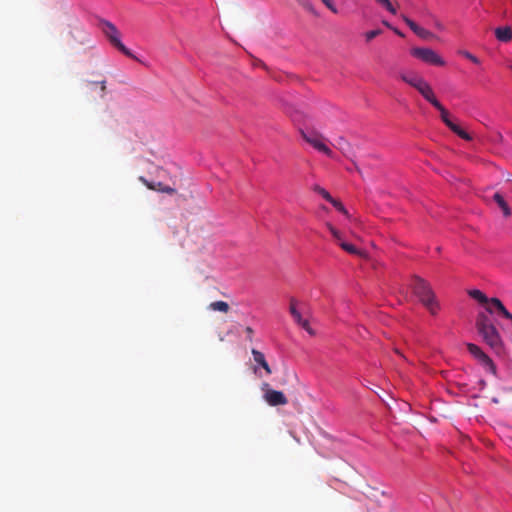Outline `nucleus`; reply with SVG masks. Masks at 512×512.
Returning <instances> with one entry per match:
<instances>
[{"label": "nucleus", "mask_w": 512, "mask_h": 512, "mask_svg": "<svg viewBox=\"0 0 512 512\" xmlns=\"http://www.w3.org/2000/svg\"><path fill=\"white\" fill-rule=\"evenodd\" d=\"M492 401H493L494 403H498V402H499L497 398H493V399H492Z\"/></svg>", "instance_id": "49530a36"}, {"label": "nucleus", "mask_w": 512, "mask_h": 512, "mask_svg": "<svg viewBox=\"0 0 512 512\" xmlns=\"http://www.w3.org/2000/svg\"><path fill=\"white\" fill-rule=\"evenodd\" d=\"M339 246L344 250L346 251L347 253L349 254H352V255H357L361 258H366L367 257V253L363 250H360L358 248H356L354 245L350 244V243H347V242H339Z\"/></svg>", "instance_id": "dca6fc26"}, {"label": "nucleus", "mask_w": 512, "mask_h": 512, "mask_svg": "<svg viewBox=\"0 0 512 512\" xmlns=\"http://www.w3.org/2000/svg\"><path fill=\"white\" fill-rule=\"evenodd\" d=\"M412 289L427 310L436 315L440 306L430 284L420 277H414Z\"/></svg>", "instance_id": "f257e3e1"}, {"label": "nucleus", "mask_w": 512, "mask_h": 512, "mask_svg": "<svg viewBox=\"0 0 512 512\" xmlns=\"http://www.w3.org/2000/svg\"><path fill=\"white\" fill-rule=\"evenodd\" d=\"M404 22L409 26V28L416 34L417 31L421 28L417 23L406 16H402Z\"/></svg>", "instance_id": "c85d7f7f"}, {"label": "nucleus", "mask_w": 512, "mask_h": 512, "mask_svg": "<svg viewBox=\"0 0 512 512\" xmlns=\"http://www.w3.org/2000/svg\"><path fill=\"white\" fill-rule=\"evenodd\" d=\"M493 199L498 204L500 209L502 210L503 215L505 217H509L511 215V209L508 206L507 202L504 200L503 196L500 193L496 192L493 195Z\"/></svg>", "instance_id": "a211bd4d"}, {"label": "nucleus", "mask_w": 512, "mask_h": 512, "mask_svg": "<svg viewBox=\"0 0 512 512\" xmlns=\"http://www.w3.org/2000/svg\"><path fill=\"white\" fill-rule=\"evenodd\" d=\"M382 33L380 29L371 30L365 33L366 41L369 42Z\"/></svg>", "instance_id": "2f4dec72"}, {"label": "nucleus", "mask_w": 512, "mask_h": 512, "mask_svg": "<svg viewBox=\"0 0 512 512\" xmlns=\"http://www.w3.org/2000/svg\"><path fill=\"white\" fill-rule=\"evenodd\" d=\"M269 385L265 383L263 390L265 391L264 399L270 406H280L287 404L288 400L283 392L269 389Z\"/></svg>", "instance_id": "0eeeda50"}, {"label": "nucleus", "mask_w": 512, "mask_h": 512, "mask_svg": "<svg viewBox=\"0 0 512 512\" xmlns=\"http://www.w3.org/2000/svg\"><path fill=\"white\" fill-rule=\"evenodd\" d=\"M322 154H325L327 157L333 158L332 150L322 142Z\"/></svg>", "instance_id": "e433bc0d"}, {"label": "nucleus", "mask_w": 512, "mask_h": 512, "mask_svg": "<svg viewBox=\"0 0 512 512\" xmlns=\"http://www.w3.org/2000/svg\"><path fill=\"white\" fill-rule=\"evenodd\" d=\"M376 2H378V0H376Z\"/></svg>", "instance_id": "8fccbe9b"}, {"label": "nucleus", "mask_w": 512, "mask_h": 512, "mask_svg": "<svg viewBox=\"0 0 512 512\" xmlns=\"http://www.w3.org/2000/svg\"><path fill=\"white\" fill-rule=\"evenodd\" d=\"M486 311L490 314L494 312L496 309L504 318L510 320L512 322V313H510L501 300L499 298L493 297L488 300V303L485 304Z\"/></svg>", "instance_id": "6e6552de"}, {"label": "nucleus", "mask_w": 512, "mask_h": 512, "mask_svg": "<svg viewBox=\"0 0 512 512\" xmlns=\"http://www.w3.org/2000/svg\"><path fill=\"white\" fill-rule=\"evenodd\" d=\"M404 22L409 26V28L416 34L417 31L421 28L417 23L406 16H402Z\"/></svg>", "instance_id": "c756f323"}, {"label": "nucleus", "mask_w": 512, "mask_h": 512, "mask_svg": "<svg viewBox=\"0 0 512 512\" xmlns=\"http://www.w3.org/2000/svg\"><path fill=\"white\" fill-rule=\"evenodd\" d=\"M468 295L480 304L485 305L488 303L489 298L480 290L472 289L468 291Z\"/></svg>", "instance_id": "aec40b11"}, {"label": "nucleus", "mask_w": 512, "mask_h": 512, "mask_svg": "<svg viewBox=\"0 0 512 512\" xmlns=\"http://www.w3.org/2000/svg\"><path fill=\"white\" fill-rule=\"evenodd\" d=\"M298 301L295 298L290 299L289 312L294 321L299 325L304 320L301 311L298 309Z\"/></svg>", "instance_id": "4468645a"}, {"label": "nucleus", "mask_w": 512, "mask_h": 512, "mask_svg": "<svg viewBox=\"0 0 512 512\" xmlns=\"http://www.w3.org/2000/svg\"><path fill=\"white\" fill-rule=\"evenodd\" d=\"M298 301L295 298L290 299L289 312L294 321L299 325L304 320L301 311L298 309Z\"/></svg>", "instance_id": "f8f14e48"}, {"label": "nucleus", "mask_w": 512, "mask_h": 512, "mask_svg": "<svg viewBox=\"0 0 512 512\" xmlns=\"http://www.w3.org/2000/svg\"><path fill=\"white\" fill-rule=\"evenodd\" d=\"M99 27L103 34L106 36L110 44L122 52L129 58L138 60L137 57L128 49L121 41V33L117 27L110 21L101 19L99 21Z\"/></svg>", "instance_id": "7ed1b4c3"}, {"label": "nucleus", "mask_w": 512, "mask_h": 512, "mask_svg": "<svg viewBox=\"0 0 512 512\" xmlns=\"http://www.w3.org/2000/svg\"><path fill=\"white\" fill-rule=\"evenodd\" d=\"M495 36L501 42H508L512 39V29L508 26L498 27L495 30Z\"/></svg>", "instance_id": "2eb2a0df"}, {"label": "nucleus", "mask_w": 512, "mask_h": 512, "mask_svg": "<svg viewBox=\"0 0 512 512\" xmlns=\"http://www.w3.org/2000/svg\"><path fill=\"white\" fill-rule=\"evenodd\" d=\"M245 332L247 334V340L252 342L253 341L254 330L250 326H247L246 329H245Z\"/></svg>", "instance_id": "4c0bfd02"}, {"label": "nucleus", "mask_w": 512, "mask_h": 512, "mask_svg": "<svg viewBox=\"0 0 512 512\" xmlns=\"http://www.w3.org/2000/svg\"><path fill=\"white\" fill-rule=\"evenodd\" d=\"M139 180L150 190L163 192V193H167L170 195L176 193V190L174 188L167 186V185L163 184L162 182H150L142 176L139 178Z\"/></svg>", "instance_id": "1a4fd4ad"}, {"label": "nucleus", "mask_w": 512, "mask_h": 512, "mask_svg": "<svg viewBox=\"0 0 512 512\" xmlns=\"http://www.w3.org/2000/svg\"><path fill=\"white\" fill-rule=\"evenodd\" d=\"M322 3H324L334 14L338 13V9L333 4L332 0H322Z\"/></svg>", "instance_id": "f704fd0d"}, {"label": "nucleus", "mask_w": 512, "mask_h": 512, "mask_svg": "<svg viewBox=\"0 0 512 512\" xmlns=\"http://www.w3.org/2000/svg\"><path fill=\"white\" fill-rule=\"evenodd\" d=\"M464 55H465V57H467L468 59H470L472 62H474V63H478V59H477L474 55H472L471 53H469V52H464Z\"/></svg>", "instance_id": "58836bf2"}, {"label": "nucleus", "mask_w": 512, "mask_h": 512, "mask_svg": "<svg viewBox=\"0 0 512 512\" xmlns=\"http://www.w3.org/2000/svg\"><path fill=\"white\" fill-rule=\"evenodd\" d=\"M304 330H306L311 336H315L316 332L311 328L310 323L307 319H304L302 323L299 324Z\"/></svg>", "instance_id": "473e14b6"}, {"label": "nucleus", "mask_w": 512, "mask_h": 512, "mask_svg": "<svg viewBox=\"0 0 512 512\" xmlns=\"http://www.w3.org/2000/svg\"><path fill=\"white\" fill-rule=\"evenodd\" d=\"M467 348H468V351L475 357L477 358L485 367L486 369L491 372L492 374H495L496 373V366L495 364L493 363V361L491 360V358L486 355L479 346L473 344V343H468L467 344Z\"/></svg>", "instance_id": "423d86ee"}, {"label": "nucleus", "mask_w": 512, "mask_h": 512, "mask_svg": "<svg viewBox=\"0 0 512 512\" xmlns=\"http://www.w3.org/2000/svg\"><path fill=\"white\" fill-rule=\"evenodd\" d=\"M382 23H383L386 27H388V28H390V29H392V28H393V27L390 25V23H389V22H387V21H383Z\"/></svg>", "instance_id": "c03bdc74"}, {"label": "nucleus", "mask_w": 512, "mask_h": 512, "mask_svg": "<svg viewBox=\"0 0 512 512\" xmlns=\"http://www.w3.org/2000/svg\"><path fill=\"white\" fill-rule=\"evenodd\" d=\"M322 199L329 201L339 212L349 217V213L340 200L333 198L327 191L322 189Z\"/></svg>", "instance_id": "9d476101"}, {"label": "nucleus", "mask_w": 512, "mask_h": 512, "mask_svg": "<svg viewBox=\"0 0 512 512\" xmlns=\"http://www.w3.org/2000/svg\"><path fill=\"white\" fill-rule=\"evenodd\" d=\"M251 65L253 67H260L266 71H269V68L268 66L260 59L258 58H255V57H252V60H251Z\"/></svg>", "instance_id": "7c9ffc66"}, {"label": "nucleus", "mask_w": 512, "mask_h": 512, "mask_svg": "<svg viewBox=\"0 0 512 512\" xmlns=\"http://www.w3.org/2000/svg\"><path fill=\"white\" fill-rule=\"evenodd\" d=\"M326 226L331 231L334 239L337 241L338 244L339 242H344L341 233L337 229H335L330 223H326Z\"/></svg>", "instance_id": "cd10ccee"}, {"label": "nucleus", "mask_w": 512, "mask_h": 512, "mask_svg": "<svg viewBox=\"0 0 512 512\" xmlns=\"http://www.w3.org/2000/svg\"><path fill=\"white\" fill-rule=\"evenodd\" d=\"M296 1L299 3V5H301L308 12H310L314 16H317L316 9L311 5V3L308 0H296Z\"/></svg>", "instance_id": "b1692460"}, {"label": "nucleus", "mask_w": 512, "mask_h": 512, "mask_svg": "<svg viewBox=\"0 0 512 512\" xmlns=\"http://www.w3.org/2000/svg\"><path fill=\"white\" fill-rule=\"evenodd\" d=\"M251 353L253 355L254 361L258 365H260L266 371L267 374H271V368L268 362L266 361L264 354L256 349H252Z\"/></svg>", "instance_id": "9b49d317"}, {"label": "nucleus", "mask_w": 512, "mask_h": 512, "mask_svg": "<svg viewBox=\"0 0 512 512\" xmlns=\"http://www.w3.org/2000/svg\"><path fill=\"white\" fill-rule=\"evenodd\" d=\"M483 340L494 350H500L502 348V340L501 336L496 329V327L493 325L491 327H488L487 329H484L482 331L478 332Z\"/></svg>", "instance_id": "39448f33"}, {"label": "nucleus", "mask_w": 512, "mask_h": 512, "mask_svg": "<svg viewBox=\"0 0 512 512\" xmlns=\"http://www.w3.org/2000/svg\"><path fill=\"white\" fill-rule=\"evenodd\" d=\"M100 89H101V92H102V93H105V92H106L105 81H102V82H101V88H100Z\"/></svg>", "instance_id": "79ce46f5"}, {"label": "nucleus", "mask_w": 512, "mask_h": 512, "mask_svg": "<svg viewBox=\"0 0 512 512\" xmlns=\"http://www.w3.org/2000/svg\"><path fill=\"white\" fill-rule=\"evenodd\" d=\"M392 30L399 36H403V34L396 28H392Z\"/></svg>", "instance_id": "37998d69"}, {"label": "nucleus", "mask_w": 512, "mask_h": 512, "mask_svg": "<svg viewBox=\"0 0 512 512\" xmlns=\"http://www.w3.org/2000/svg\"><path fill=\"white\" fill-rule=\"evenodd\" d=\"M416 35L422 39H425V40H429V39H432L434 37V34L432 32H430L429 30L421 27Z\"/></svg>", "instance_id": "393cba45"}, {"label": "nucleus", "mask_w": 512, "mask_h": 512, "mask_svg": "<svg viewBox=\"0 0 512 512\" xmlns=\"http://www.w3.org/2000/svg\"><path fill=\"white\" fill-rule=\"evenodd\" d=\"M208 309L227 313L230 309L229 304L225 301H215L209 304Z\"/></svg>", "instance_id": "412c9836"}, {"label": "nucleus", "mask_w": 512, "mask_h": 512, "mask_svg": "<svg viewBox=\"0 0 512 512\" xmlns=\"http://www.w3.org/2000/svg\"><path fill=\"white\" fill-rule=\"evenodd\" d=\"M377 3L386 8L393 15L397 13L396 8L392 5V3L389 0H378Z\"/></svg>", "instance_id": "a878e982"}, {"label": "nucleus", "mask_w": 512, "mask_h": 512, "mask_svg": "<svg viewBox=\"0 0 512 512\" xmlns=\"http://www.w3.org/2000/svg\"><path fill=\"white\" fill-rule=\"evenodd\" d=\"M448 127L455 134H457L460 138H462L464 140H468V141L472 139V137L466 131H464L459 125H457L456 123H454V122L448 123Z\"/></svg>", "instance_id": "5701e85b"}, {"label": "nucleus", "mask_w": 512, "mask_h": 512, "mask_svg": "<svg viewBox=\"0 0 512 512\" xmlns=\"http://www.w3.org/2000/svg\"><path fill=\"white\" fill-rule=\"evenodd\" d=\"M411 55L427 64L435 66H443L445 64L444 60L430 48H413Z\"/></svg>", "instance_id": "20e7f679"}, {"label": "nucleus", "mask_w": 512, "mask_h": 512, "mask_svg": "<svg viewBox=\"0 0 512 512\" xmlns=\"http://www.w3.org/2000/svg\"><path fill=\"white\" fill-rule=\"evenodd\" d=\"M326 226L331 231L334 239L337 241L338 244L339 242H344L341 233L337 229H335L330 223H326Z\"/></svg>", "instance_id": "bb28decb"}, {"label": "nucleus", "mask_w": 512, "mask_h": 512, "mask_svg": "<svg viewBox=\"0 0 512 512\" xmlns=\"http://www.w3.org/2000/svg\"><path fill=\"white\" fill-rule=\"evenodd\" d=\"M321 447H325L326 449H328L329 447L324 445L323 443L321 444Z\"/></svg>", "instance_id": "09e8293b"}, {"label": "nucleus", "mask_w": 512, "mask_h": 512, "mask_svg": "<svg viewBox=\"0 0 512 512\" xmlns=\"http://www.w3.org/2000/svg\"><path fill=\"white\" fill-rule=\"evenodd\" d=\"M476 329L477 331H482L484 329H487L488 327H491L493 326V324L491 323L489 317L483 313V312H480L478 315H477V318H476Z\"/></svg>", "instance_id": "f3484780"}, {"label": "nucleus", "mask_w": 512, "mask_h": 512, "mask_svg": "<svg viewBox=\"0 0 512 512\" xmlns=\"http://www.w3.org/2000/svg\"><path fill=\"white\" fill-rule=\"evenodd\" d=\"M415 88L419 91V93L422 94V96H434V93L429 84L422 79H416Z\"/></svg>", "instance_id": "6ab92c4d"}, {"label": "nucleus", "mask_w": 512, "mask_h": 512, "mask_svg": "<svg viewBox=\"0 0 512 512\" xmlns=\"http://www.w3.org/2000/svg\"><path fill=\"white\" fill-rule=\"evenodd\" d=\"M442 121L448 126V123H452L453 121L450 118V114L446 109H442L440 111Z\"/></svg>", "instance_id": "72a5a7b5"}, {"label": "nucleus", "mask_w": 512, "mask_h": 512, "mask_svg": "<svg viewBox=\"0 0 512 512\" xmlns=\"http://www.w3.org/2000/svg\"><path fill=\"white\" fill-rule=\"evenodd\" d=\"M314 190H315V191H318V190H319V186H318V185H315Z\"/></svg>", "instance_id": "de8ad7c7"}, {"label": "nucleus", "mask_w": 512, "mask_h": 512, "mask_svg": "<svg viewBox=\"0 0 512 512\" xmlns=\"http://www.w3.org/2000/svg\"><path fill=\"white\" fill-rule=\"evenodd\" d=\"M416 79H418L417 77H414L413 79L411 80H407L412 86L416 87Z\"/></svg>", "instance_id": "a19ab883"}, {"label": "nucleus", "mask_w": 512, "mask_h": 512, "mask_svg": "<svg viewBox=\"0 0 512 512\" xmlns=\"http://www.w3.org/2000/svg\"><path fill=\"white\" fill-rule=\"evenodd\" d=\"M430 103L437 108L439 111H442V109H445L444 106L438 101L437 98H427Z\"/></svg>", "instance_id": "c9c22d12"}, {"label": "nucleus", "mask_w": 512, "mask_h": 512, "mask_svg": "<svg viewBox=\"0 0 512 512\" xmlns=\"http://www.w3.org/2000/svg\"><path fill=\"white\" fill-rule=\"evenodd\" d=\"M291 117L298 124L303 140L315 150L320 151V136L312 126L310 117L301 111H295Z\"/></svg>", "instance_id": "f03ea898"}, {"label": "nucleus", "mask_w": 512, "mask_h": 512, "mask_svg": "<svg viewBox=\"0 0 512 512\" xmlns=\"http://www.w3.org/2000/svg\"><path fill=\"white\" fill-rule=\"evenodd\" d=\"M322 438H324L326 442H328L330 444H334L331 437L328 435H325L323 432H322Z\"/></svg>", "instance_id": "ea45409f"}, {"label": "nucleus", "mask_w": 512, "mask_h": 512, "mask_svg": "<svg viewBox=\"0 0 512 512\" xmlns=\"http://www.w3.org/2000/svg\"><path fill=\"white\" fill-rule=\"evenodd\" d=\"M395 353H397V354H399L400 356H402L403 358H405V357L401 354V352L399 351V349H397V348H395Z\"/></svg>", "instance_id": "a18cd8bd"}, {"label": "nucleus", "mask_w": 512, "mask_h": 512, "mask_svg": "<svg viewBox=\"0 0 512 512\" xmlns=\"http://www.w3.org/2000/svg\"><path fill=\"white\" fill-rule=\"evenodd\" d=\"M448 127L455 134H457L460 138H462L464 140H468V141L472 139V137L466 131H464L459 125H457L456 123H454V122L448 123Z\"/></svg>", "instance_id": "4be33fe9"}, {"label": "nucleus", "mask_w": 512, "mask_h": 512, "mask_svg": "<svg viewBox=\"0 0 512 512\" xmlns=\"http://www.w3.org/2000/svg\"><path fill=\"white\" fill-rule=\"evenodd\" d=\"M298 301L295 298L290 299L289 312L294 321L299 325L304 320L301 311L298 309Z\"/></svg>", "instance_id": "ddd939ff"}]
</instances>
